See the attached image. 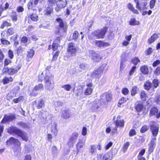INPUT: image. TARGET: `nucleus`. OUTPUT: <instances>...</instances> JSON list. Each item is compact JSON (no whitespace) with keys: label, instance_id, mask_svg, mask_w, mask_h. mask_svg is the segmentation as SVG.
<instances>
[{"label":"nucleus","instance_id":"17","mask_svg":"<svg viewBox=\"0 0 160 160\" xmlns=\"http://www.w3.org/2000/svg\"><path fill=\"white\" fill-rule=\"evenodd\" d=\"M15 116L14 115H11L8 116L6 115H4V117L2 121V122L11 121L15 119Z\"/></svg>","mask_w":160,"mask_h":160},{"label":"nucleus","instance_id":"61","mask_svg":"<svg viewBox=\"0 0 160 160\" xmlns=\"http://www.w3.org/2000/svg\"><path fill=\"white\" fill-rule=\"evenodd\" d=\"M96 150V148L94 145H92L91 147L89 149L90 152L92 154L93 153L95 150Z\"/></svg>","mask_w":160,"mask_h":160},{"label":"nucleus","instance_id":"21","mask_svg":"<svg viewBox=\"0 0 160 160\" xmlns=\"http://www.w3.org/2000/svg\"><path fill=\"white\" fill-rule=\"evenodd\" d=\"M54 76L52 74L46 75L45 77L44 82L45 83L52 82L53 81Z\"/></svg>","mask_w":160,"mask_h":160},{"label":"nucleus","instance_id":"37","mask_svg":"<svg viewBox=\"0 0 160 160\" xmlns=\"http://www.w3.org/2000/svg\"><path fill=\"white\" fill-rule=\"evenodd\" d=\"M12 21L15 22L17 21V15L16 12H12L11 15Z\"/></svg>","mask_w":160,"mask_h":160},{"label":"nucleus","instance_id":"8","mask_svg":"<svg viewBox=\"0 0 160 160\" xmlns=\"http://www.w3.org/2000/svg\"><path fill=\"white\" fill-rule=\"evenodd\" d=\"M90 53L91 55V58L94 62H99L101 59L102 57L94 51L91 50L90 51Z\"/></svg>","mask_w":160,"mask_h":160},{"label":"nucleus","instance_id":"46","mask_svg":"<svg viewBox=\"0 0 160 160\" xmlns=\"http://www.w3.org/2000/svg\"><path fill=\"white\" fill-rule=\"evenodd\" d=\"M126 101V100L125 98H124L123 97L121 98L119 101L118 105V106L120 107H122V106L120 105L124 103Z\"/></svg>","mask_w":160,"mask_h":160},{"label":"nucleus","instance_id":"33","mask_svg":"<svg viewBox=\"0 0 160 160\" xmlns=\"http://www.w3.org/2000/svg\"><path fill=\"white\" fill-rule=\"evenodd\" d=\"M17 124L20 127L22 128H28L29 127L28 125L23 122H19Z\"/></svg>","mask_w":160,"mask_h":160},{"label":"nucleus","instance_id":"7","mask_svg":"<svg viewBox=\"0 0 160 160\" xmlns=\"http://www.w3.org/2000/svg\"><path fill=\"white\" fill-rule=\"evenodd\" d=\"M17 67L18 68V69H17V68H13V67H12L11 68H9L7 67L6 68H4L3 70L4 72H7L8 74L10 75H13L14 74L16 73L18 70H19L21 68L20 66H18Z\"/></svg>","mask_w":160,"mask_h":160},{"label":"nucleus","instance_id":"28","mask_svg":"<svg viewBox=\"0 0 160 160\" xmlns=\"http://www.w3.org/2000/svg\"><path fill=\"white\" fill-rule=\"evenodd\" d=\"M158 112V109L156 107H154L152 108L150 112V116L156 115Z\"/></svg>","mask_w":160,"mask_h":160},{"label":"nucleus","instance_id":"4","mask_svg":"<svg viewBox=\"0 0 160 160\" xmlns=\"http://www.w3.org/2000/svg\"><path fill=\"white\" fill-rule=\"evenodd\" d=\"M77 49L75 47V44L71 42L68 45V55L69 56H75L77 52Z\"/></svg>","mask_w":160,"mask_h":160},{"label":"nucleus","instance_id":"55","mask_svg":"<svg viewBox=\"0 0 160 160\" xmlns=\"http://www.w3.org/2000/svg\"><path fill=\"white\" fill-rule=\"evenodd\" d=\"M137 22L134 19H131L129 22V24L131 25H135L137 24Z\"/></svg>","mask_w":160,"mask_h":160},{"label":"nucleus","instance_id":"24","mask_svg":"<svg viewBox=\"0 0 160 160\" xmlns=\"http://www.w3.org/2000/svg\"><path fill=\"white\" fill-rule=\"evenodd\" d=\"M158 37V35L157 34H153L148 39V42L149 43H151L154 42Z\"/></svg>","mask_w":160,"mask_h":160},{"label":"nucleus","instance_id":"62","mask_svg":"<svg viewBox=\"0 0 160 160\" xmlns=\"http://www.w3.org/2000/svg\"><path fill=\"white\" fill-rule=\"evenodd\" d=\"M136 134V132L135 130L132 129L130 130L129 132V136H132Z\"/></svg>","mask_w":160,"mask_h":160},{"label":"nucleus","instance_id":"51","mask_svg":"<svg viewBox=\"0 0 160 160\" xmlns=\"http://www.w3.org/2000/svg\"><path fill=\"white\" fill-rule=\"evenodd\" d=\"M12 62V61L8 59H6L4 61V67L5 68H6L7 67H6V66L9 65V64H10Z\"/></svg>","mask_w":160,"mask_h":160},{"label":"nucleus","instance_id":"53","mask_svg":"<svg viewBox=\"0 0 160 160\" xmlns=\"http://www.w3.org/2000/svg\"><path fill=\"white\" fill-rule=\"evenodd\" d=\"M33 6H34V3L32 0H31L28 4V9H32Z\"/></svg>","mask_w":160,"mask_h":160},{"label":"nucleus","instance_id":"60","mask_svg":"<svg viewBox=\"0 0 160 160\" xmlns=\"http://www.w3.org/2000/svg\"><path fill=\"white\" fill-rule=\"evenodd\" d=\"M15 32V30L12 28H9L8 30V32L10 35L13 34Z\"/></svg>","mask_w":160,"mask_h":160},{"label":"nucleus","instance_id":"19","mask_svg":"<svg viewBox=\"0 0 160 160\" xmlns=\"http://www.w3.org/2000/svg\"><path fill=\"white\" fill-rule=\"evenodd\" d=\"M71 116L70 112L69 110H65L63 112L62 116L64 119H68L70 118Z\"/></svg>","mask_w":160,"mask_h":160},{"label":"nucleus","instance_id":"13","mask_svg":"<svg viewBox=\"0 0 160 160\" xmlns=\"http://www.w3.org/2000/svg\"><path fill=\"white\" fill-rule=\"evenodd\" d=\"M16 135L20 137L23 140L28 141V137L24 131L19 129Z\"/></svg>","mask_w":160,"mask_h":160},{"label":"nucleus","instance_id":"54","mask_svg":"<svg viewBox=\"0 0 160 160\" xmlns=\"http://www.w3.org/2000/svg\"><path fill=\"white\" fill-rule=\"evenodd\" d=\"M129 145V143L128 142H127L124 144L123 147V151L124 152H125L126 151Z\"/></svg>","mask_w":160,"mask_h":160},{"label":"nucleus","instance_id":"3","mask_svg":"<svg viewBox=\"0 0 160 160\" xmlns=\"http://www.w3.org/2000/svg\"><path fill=\"white\" fill-rule=\"evenodd\" d=\"M6 143L8 145H11L13 144L15 146H17L18 149L19 150L21 149V142L17 139L11 137L7 141Z\"/></svg>","mask_w":160,"mask_h":160},{"label":"nucleus","instance_id":"15","mask_svg":"<svg viewBox=\"0 0 160 160\" xmlns=\"http://www.w3.org/2000/svg\"><path fill=\"white\" fill-rule=\"evenodd\" d=\"M85 145V142L82 140L79 139L76 145V149L77 154L82 150L83 146Z\"/></svg>","mask_w":160,"mask_h":160},{"label":"nucleus","instance_id":"35","mask_svg":"<svg viewBox=\"0 0 160 160\" xmlns=\"http://www.w3.org/2000/svg\"><path fill=\"white\" fill-rule=\"evenodd\" d=\"M138 89L137 87L136 86L132 87L131 91V95L132 96H134L137 93V92Z\"/></svg>","mask_w":160,"mask_h":160},{"label":"nucleus","instance_id":"49","mask_svg":"<svg viewBox=\"0 0 160 160\" xmlns=\"http://www.w3.org/2000/svg\"><path fill=\"white\" fill-rule=\"evenodd\" d=\"M149 128L148 126L147 125H144L141 128L140 131L142 133H144L146 132Z\"/></svg>","mask_w":160,"mask_h":160},{"label":"nucleus","instance_id":"36","mask_svg":"<svg viewBox=\"0 0 160 160\" xmlns=\"http://www.w3.org/2000/svg\"><path fill=\"white\" fill-rule=\"evenodd\" d=\"M43 86L42 84H39L37 85H36L33 88V91H37L43 89Z\"/></svg>","mask_w":160,"mask_h":160},{"label":"nucleus","instance_id":"52","mask_svg":"<svg viewBox=\"0 0 160 160\" xmlns=\"http://www.w3.org/2000/svg\"><path fill=\"white\" fill-rule=\"evenodd\" d=\"M134 1L136 3V8L139 10H141V6L140 5L138 0H134Z\"/></svg>","mask_w":160,"mask_h":160},{"label":"nucleus","instance_id":"32","mask_svg":"<svg viewBox=\"0 0 160 160\" xmlns=\"http://www.w3.org/2000/svg\"><path fill=\"white\" fill-rule=\"evenodd\" d=\"M13 78L11 77L9 78L5 77L3 80V83L4 84L9 83L13 81Z\"/></svg>","mask_w":160,"mask_h":160},{"label":"nucleus","instance_id":"57","mask_svg":"<svg viewBox=\"0 0 160 160\" xmlns=\"http://www.w3.org/2000/svg\"><path fill=\"white\" fill-rule=\"evenodd\" d=\"M78 32L76 31H75L73 34L72 38L73 39H76L78 37Z\"/></svg>","mask_w":160,"mask_h":160},{"label":"nucleus","instance_id":"29","mask_svg":"<svg viewBox=\"0 0 160 160\" xmlns=\"http://www.w3.org/2000/svg\"><path fill=\"white\" fill-rule=\"evenodd\" d=\"M45 105L44 102L42 99H40L38 101L37 107L38 109H40L44 107Z\"/></svg>","mask_w":160,"mask_h":160},{"label":"nucleus","instance_id":"30","mask_svg":"<svg viewBox=\"0 0 160 160\" xmlns=\"http://www.w3.org/2000/svg\"><path fill=\"white\" fill-rule=\"evenodd\" d=\"M152 86V83L149 81L145 82L144 84V87L145 89L149 90Z\"/></svg>","mask_w":160,"mask_h":160},{"label":"nucleus","instance_id":"10","mask_svg":"<svg viewBox=\"0 0 160 160\" xmlns=\"http://www.w3.org/2000/svg\"><path fill=\"white\" fill-rule=\"evenodd\" d=\"M56 20L58 22L60 28L62 29L64 32H66L67 29V24L64 23L63 20L60 18H57Z\"/></svg>","mask_w":160,"mask_h":160},{"label":"nucleus","instance_id":"56","mask_svg":"<svg viewBox=\"0 0 160 160\" xmlns=\"http://www.w3.org/2000/svg\"><path fill=\"white\" fill-rule=\"evenodd\" d=\"M140 62V60L137 58H135L132 60V62L135 65H137Z\"/></svg>","mask_w":160,"mask_h":160},{"label":"nucleus","instance_id":"43","mask_svg":"<svg viewBox=\"0 0 160 160\" xmlns=\"http://www.w3.org/2000/svg\"><path fill=\"white\" fill-rule=\"evenodd\" d=\"M11 26V24L9 22H8L6 21H4L3 22V23L1 25V28H3L5 26Z\"/></svg>","mask_w":160,"mask_h":160},{"label":"nucleus","instance_id":"14","mask_svg":"<svg viewBox=\"0 0 160 160\" xmlns=\"http://www.w3.org/2000/svg\"><path fill=\"white\" fill-rule=\"evenodd\" d=\"M150 129L154 137L157 136L159 130V127L156 124H154L150 126Z\"/></svg>","mask_w":160,"mask_h":160},{"label":"nucleus","instance_id":"11","mask_svg":"<svg viewBox=\"0 0 160 160\" xmlns=\"http://www.w3.org/2000/svg\"><path fill=\"white\" fill-rule=\"evenodd\" d=\"M78 134V133L75 132L71 136L69 142H68V145L71 146H73V143L77 140Z\"/></svg>","mask_w":160,"mask_h":160},{"label":"nucleus","instance_id":"44","mask_svg":"<svg viewBox=\"0 0 160 160\" xmlns=\"http://www.w3.org/2000/svg\"><path fill=\"white\" fill-rule=\"evenodd\" d=\"M52 152L53 154L57 155L58 153V150L57 148L55 146H53L52 148Z\"/></svg>","mask_w":160,"mask_h":160},{"label":"nucleus","instance_id":"12","mask_svg":"<svg viewBox=\"0 0 160 160\" xmlns=\"http://www.w3.org/2000/svg\"><path fill=\"white\" fill-rule=\"evenodd\" d=\"M16 135L20 137L23 140L28 141V137L24 131L19 129Z\"/></svg>","mask_w":160,"mask_h":160},{"label":"nucleus","instance_id":"34","mask_svg":"<svg viewBox=\"0 0 160 160\" xmlns=\"http://www.w3.org/2000/svg\"><path fill=\"white\" fill-rule=\"evenodd\" d=\"M29 18L32 21H37L38 18V15L35 13H32L31 14Z\"/></svg>","mask_w":160,"mask_h":160},{"label":"nucleus","instance_id":"63","mask_svg":"<svg viewBox=\"0 0 160 160\" xmlns=\"http://www.w3.org/2000/svg\"><path fill=\"white\" fill-rule=\"evenodd\" d=\"M136 68V66H133L132 69H131L129 73V74L131 76L132 75L134 72H135V69Z\"/></svg>","mask_w":160,"mask_h":160},{"label":"nucleus","instance_id":"9","mask_svg":"<svg viewBox=\"0 0 160 160\" xmlns=\"http://www.w3.org/2000/svg\"><path fill=\"white\" fill-rule=\"evenodd\" d=\"M136 110L140 112L143 111V115H145L147 113V111L146 110L145 108L143 106V105L141 103H139L136 105L135 108Z\"/></svg>","mask_w":160,"mask_h":160},{"label":"nucleus","instance_id":"27","mask_svg":"<svg viewBox=\"0 0 160 160\" xmlns=\"http://www.w3.org/2000/svg\"><path fill=\"white\" fill-rule=\"evenodd\" d=\"M128 7L129 9L131 10L133 13L136 14H138V11L134 8L132 5L130 3L128 4Z\"/></svg>","mask_w":160,"mask_h":160},{"label":"nucleus","instance_id":"39","mask_svg":"<svg viewBox=\"0 0 160 160\" xmlns=\"http://www.w3.org/2000/svg\"><path fill=\"white\" fill-rule=\"evenodd\" d=\"M93 88H87L84 92V94L85 95H90L91 94Z\"/></svg>","mask_w":160,"mask_h":160},{"label":"nucleus","instance_id":"2","mask_svg":"<svg viewBox=\"0 0 160 160\" xmlns=\"http://www.w3.org/2000/svg\"><path fill=\"white\" fill-rule=\"evenodd\" d=\"M107 29L108 28L105 27L101 30H98L94 31L91 33V36H89V38L91 39H92L93 38L92 36L98 39L103 38Z\"/></svg>","mask_w":160,"mask_h":160},{"label":"nucleus","instance_id":"16","mask_svg":"<svg viewBox=\"0 0 160 160\" xmlns=\"http://www.w3.org/2000/svg\"><path fill=\"white\" fill-rule=\"evenodd\" d=\"M120 118V116L118 117L117 119L115 122L116 128H115V129L116 130H117V128L118 127H122L124 126V120L122 119V120H119L118 118Z\"/></svg>","mask_w":160,"mask_h":160},{"label":"nucleus","instance_id":"58","mask_svg":"<svg viewBox=\"0 0 160 160\" xmlns=\"http://www.w3.org/2000/svg\"><path fill=\"white\" fill-rule=\"evenodd\" d=\"M23 98V97L22 96H20L18 98L14 99L13 100V102L15 103H17L20 102Z\"/></svg>","mask_w":160,"mask_h":160},{"label":"nucleus","instance_id":"26","mask_svg":"<svg viewBox=\"0 0 160 160\" xmlns=\"http://www.w3.org/2000/svg\"><path fill=\"white\" fill-rule=\"evenodd\" d=\"M140 71L143 74H147L148 72V67L145 65L142 66L140 68Z\"/></svg>","mask_w":160,"mask_h":160},{"label":"nucleus","instance_id":"5","mask_svg":"<svg viewBox=\"0 0 160 160\" xmlns=\"http://www.w3.org/2000/svg\"><path fill=\"white\" fill-rule=\"evenodd\" d=\"M56 4L57 7L55 8V10L58 12L60 9L65 7L67 4L66 0H58L56 2Z\"/></svg>","mask_w":160,"mask_h":160},{"label":"nucleus","instance_id":"6","mask_svg":"<svg viewBox=\"0 0 160 160\" xmlns=\"http://www.w3.org/2000/svg\"><path fill=\"white\" fill-rule=\"evenodd\" d=\"M112 99V95L108 93H104L101 96L100 101L102 102L105 104L108 102L110 101Z\"/></svg>","mask_w":160,"mask_h":160},{"label":"nucleus","instance_id":"41","mask_svg":"<svg viewBox=\"0 0 160 160\" xmlns=\"http://www.w3.org/2000/svg\"><path fill=\"white\" fill-rule=\"evenodd\" d=\"M62 88L67 91H69L71 89L72 87L70 84H66L62 85Z\"/></svg>","mask_w":160,"mask_h":160},{"label":"nucleus","instance_id":"1","mask_svg":"<svg viewBox=\"0 0 160 160\" xmlns=\"http://www.w3.org/2000/svg\"><path fill=\"white\" fill-rule=\"evenodd\" d=\"M107 66L106 64H103L99 68L94 70L91 73L90 77L93 79H99L101 77V74Z\"/></svg>","mask_w":160,"mask_h":160},{"label":"nucleus","instance_id":"22","mask_svg":"<svg viewBox=\"0 0 160 160\" xmlns=\"http://www.w3.org/2000/svg\"><path fill=\"white\" fill-rule=\"evenodd\" d=\"M53 11V8L52 6H48L47 7L44 11L45 14L48 15H50Z\"/></svg>","mask_w":160,"mask_h":160},{"label":"nucleus","instance_id":"59","mask_svg":"<svg viewBox=\"0 0 160 160\" xmlns=\"http://www.w3.org/2000/svg\"><path fill=\"white\" fill-rule=\"evenodd\" d=\"M155 101L157 104L160 105V95H157L155 98Z\"/></svg>","mask_w":160,"mask_h":160},{"label":"nucleus","instance_id":"40","mask_svg":"<svg viewBox=\"0 0 160 160\" xmlns=\"http://www.w3.org/2000/svg\"><path fill=\"white\" fill-rule=\"evenodd\" d=\"M155 146V143H154L153 142H151L149 144V151L152 152L153 151Z\"/></svg>","mask_w":160,"mask_h":160},{"label":"nucleus","instance_id":"20","mask_svg":"<svg viewBox=\"0 0 160 160\" xmlns=\"http://www.w3.org/2000/svg\"><path fill=\"white\" fill-rule=\"evenodd\" d=\"M45 83V88L47 90L49 91H51L53 90L54 87L53 81Z\"/></svg>","mask_w":160,"mask_h":160},{"label":"nucleus","instance_id":"64","mask_svg":"<svg viewBox=\"0 0 160 160\" xmlns=\"http://www.w3.org/2000/svg\"><path fill=\"white\" fill-rule=\"evenodd\" d=\"M122 92L125 95H127L128 94L129 90L127 88H124L122 90Z\"/></svg>","mask_w":160,"mask_h":160},{"label":"nucleus","instance_id":"38","mask_svg":"<svg viewBox=\"0 0 160 160\" xmlns=\"http://www.w3.org/2000/svg\"><path fill=\"white\" fill-rule=\"evenodd\" d=\"M147 97V95L144 91L140 93V97L141 99L143 101L146 100V98Z\"/></svg>","mask_w":160,"mask_h":160},{"label":"nucleus","instance_id":"48","mask_svg":"<svg viewBox=\"0 0 160 160\" xmlns=\"http://www.w3.org/2000/svg\"><path fill=\"white\" fill-rule=\"evenodd\" d=\"M79 68L82 70H84L88 68L87 65L84 63H81L79 66Z\"/></svg>","mask_w":160,"mask_h":160},{"label":"nucleus","instance_id":"18","mask_svg":"<svg viewBox=\"0 0 160 160\" xmlns=\"http://www.w3.org/2000/svg\"><path fill=\"white\" fill-rule=\"evenodd\" d=\"M19 129L16 127L11 126L8 128L7 131L8 133L16 135Z\"/></svg>","mask_w":160,"mask_h":160},{"label":"nucleus","instance_id":"42","mask_svg":"<svg viewBox=\"0 0 160 160\" xmlns=\"http://www.w3.org/2000/svg\"><path fill=\"white\" fill-rule=\"evenodd\" d=\"M156 2V0H151L149 2L150 8L152 9L154 8Z\"/></svg>","mask_w":160,"mask_h":160},{"label":"nucleus","instance_id":"45","mask_svg":"<svg viewBox=\"0 0 160 160\" xmlns=\"http://www.w3.org/2000/svg\"><path fill=\"white\" fill-rule=\"evenodd\" d=\"M147 2H142L141 4V11H144L147 9L146 6L147 5Z\"/></svg>","mask_w":160,"mask_h":160},{"label":"nucleus","instance_id":"47","mask_svg":"<svg viewBox=\"0 0 160 160\" xmlns=\"http://www.w3.org/2000/svg\"><path fill=\"white\" fill-rule=\"evenodd\" d=\"M1 42L2 44L3 45H8L10 44V42L6 40L5 39H1Z\"/></svg>","mask_w":160,"mask_h":160},{"label":"nucleus","instance_id":"23","mask_svg":"<svg viewBox=\"0 0 160 160\" xmlns=\"http://www.w3.org/2000/svg\"><path fill=\"white\" fill-rule=\"evenodd\" d=\"M75 94L77 97H79V99H81L83 98V91L82 89L77 90Z\"/></svg>","mask_w":160,"mask_h":160},{"label":"nucleus","instance_id":"50","mask_svg":"<svg viewBox=\"0 0 160 160\" xmlns=\"http://www.w3.org/2000/svg\"><path fill=\"white\" fill-rule=\"evenodd\" d=\"M110 153H107L105 154L103 157V159L105 160H111L112 158H110Z\"/></svg>","mask_w":160,"mask_h":160},{"label":"nucleus","instance_id":"31","mask_svg":"<svg viewBox=\"0 0 160 160\" xmlns=\"http://www.w3.org/2000/svg\"><path fill=\"white\" fill-rule=\"evenodd\" d=\"M34 54V51L32 49H30L27 51V57L28 58H32Z\"/></svg>","mask_w":160,"mask_h":160},{"label":"nucleus","instance_id":"25","mask_svg":"<svg viewBox=\"0 0 160 160\" xmlns=\"http://www.w3.org/2000/svg\"><path fill=\"white\" fill-rule=\"evenodd\" d=\"M95 44L98 47L101 48L106 46L107 43L101 41L95 40Z\"/></svg>","mask_w":160,"mask_h":160}]
</instances>
